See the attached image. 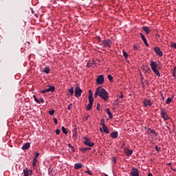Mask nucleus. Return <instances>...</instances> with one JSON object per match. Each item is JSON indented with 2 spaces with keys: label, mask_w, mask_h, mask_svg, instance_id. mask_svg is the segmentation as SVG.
<instances>
[{
  "label": "nucleus",
  "mask_w": 176,
  "mask_h": 176,
  "mask_svg": "<svg viewBox=\"0 0 176 176\" xmlns=\"http://www.w3.org/2000/svg\"><path fill=\"white\" fill-rule=\"evenodd\" d=\"M100 96L101 98L104 100V101H107L109 98V94L107 92L106 89H101L100 91L99 89H96L94 97H97V96Z\"/></svg>",
  "instance_id": "f257e3e1"
},
{
  "label": "nucleus",
  "mask_w": 176,
  "mask_h": 176,
  "mask_svg": "<svg viewBox=\"0 0 176 176\" xmlns=\"http://www.w3.org/2000/svg\"><path fill=\"white\" fill-rule=\"evenodd\" d=\"M150 66L151 67V69L153 71V72L157 75V76L160 77L161 76V74L160 72V71L157 69V63H156V61H153V60H151L150 61Z\"/></svg>",
  "instance_id": "f03ea898"
},
{
  "label": "nucleus",
  "mask_w": 176,
  "mask_h": 176,
  "mask_svg": "<svg viewBox=\"0 0 176 176\" xmlns=\"http://www.w3.org/2000/svg\"><path fill=\"white\" fill-rule=\"evenodd\" d=\"M89 111H90V109H91V108H92V107H93L94 99V97H93V94H92L91 89H89Z\"/></svg>",
  "instance_id": "7ed1b4c3"
},
{
  "label": "nucleus",
  "mask_w": 176,
  "mask_h": 176,
  "mask_svg": "<svg viewBox=\"0 0 176 176\" xmlns=\"http://www.w3.org/2000/svg\"><path fill=\"white\" fill-rule=\"evenodd\" d=\"M161 116L164 120H170L168 114H167L166 109H161Z\"/></svg>",
  "instance_id": "20e7f679"
},
{
  "label": "nucleus",
  "mask_w": 176,
  "mask_h": 176,
  "mask_svg": "<svg viewBox=\"0 0 176 176\" xmlns=\"http://www.w3.org/2000/svg\"><path fill=\"white\" fill-rule=\"evenodd\" d=\"M96 82L98 85H102L104 82V75H99L96 78Z\"/></svg>",
  "instance_id": "39448f33"
},
{
  "label": "nucleus",
  "mask_w": 176,
  "mask_h": 176,
  "mask_svg": "<svg viewBox=\"0 0 176 176\" xmlns=\"http://www.w3.org/2000/svg\"><path fill=\"white\" fill-rule=\"evenodd\" d=\"M75 96L77 98L82 96V89L79 87H76L75 89Z\"/></svg>",
  "instance_id": "423d86ee"
},
{
  "label": "nucleus",
  "mask_w": 176,
  "mask_h": 176,
  "mask_svg": "<svg viewBox=\"0 0 176 176\" xmlns=\"http://www.w3.org/2000/svg\"><path fill=\"white\" fill-rule=\"evenodd\" d=\"M131 176H140V171L137 168H132L131 171Z\"/></svg>",
  "instance_id": "0eeeda50"
},
{
  "label": "nucleus",
  "mask_w": 176,
  "mask_h": 176,
  "mask_svg": "<svg viewBox=\"0 0 176 176\" xmlns=\"http://www.w3.org/2000/svg\"><path fill=\"white\" fill-rule=\"evenodd\" d=\"M112 44V41L111 40H104L102 42V45L104 46L105 47H110Z\"/></svg>",
  "instance_id": "6e6552de"
},
{
  "label": "nucleus",
  "mask_w": 176,
  "mask_h": 176,
  "mask_svg": "<svg viewBox=\"0 0 176 176\" xmlns=\"http://www.w3.org/2000/svg\"><path fill=\"white\" fill-rule=\"evenodd\" d=\"M154 52H156L157 55H158V56H163V52L161 50V49H160V47L158 46H155L154 47Z\"/></svg>",
  "instance_id": "1a4fd4ad"
},
{
  "label": "nucleus",
  "mask_w": 176,
  "mask_h": 176,
  "mask_svg": "<svg viewBox=\"0 0 176 176\" xmlns=\"http://www.w3.org/2000/svg\"><path fill=\"white\" fill-rule=\"evenodd\" d=\"M78 129L76 127H74L73 131V140H78Z\"/></svg>",
  "instance_id": "9d476101"
},
{
  "label": "nucleus",
  "mask_w": 176,
  "mask_h": 176,
  "mask_svg": "<svg viewBox=\"0 0 176 176\" xmlns=\"http://www.w3.org/2000/svg\"><path fill=\"white\" fill-rule=\"evenodd\" d=\"M140 35L142 39L143 40L144 45L146 46H149L148 44L147 38H146L145 35H144V34H142V33H140Z\"/></svg>",
  "instance_id": "9b49d317"
},
{
  "label": "nucleus",
  "mask_w": 176,
  "mask_h": 176,
  "mask_svg": "<svg viewBox=\"0 0 176 176\" xmlns=\"http://www.w3.org/2000/svg\"><path fill=\"white\" fill-rule=\"evenodd\" d=\"M143 103L145 106V107H148V106H151L152 105V102L151 101V100H144Z\"/></svg>",
  "instance_id": "f8f14e48"
},
{
  "label": "nucleus",
  "mask_w": 176,
  "mask_h": 176,
  "mask_svg": "<svg viewBox=\"0 0 176 176\" xmlns=\"http://www.w3.org/2000/svg\"><path fill=\"white\" fill-rule=\"evenodd\" d=\"M105 112L107 113V115H109V118H113L112 112H111L109 108H106Z\"/></svg>",
  "instance_id": "ddd939ff"
},
{
  "label": "nucleus",
  "mask_w": 176,
  "mask_h": 176,
  "mask_svg": "<svg viewBox=\"0 0 176 176\" xmlns=\"http://www.w3.org/2000/svg\"><path fill=\"white\" fill-rule=\"evenodd\" d=\"M30 143L27 142L25 143L23 146H22V150L23 151H27V149H28V148H30Z\"/></svg>",
  "instance_id": "4468645a"
},
{
  "label": "nucleus",
  "mask_w": 176,
  "mask_h": 176,
  "mask_svg": "<svg viewBox=\"0 0 176 176\" xmlns=\"http://www.w3.org/2000/svg\"><path fill=\"white\" fill-rule=\"evenodd\" d=\"M173 98H174V96H172V97H168L167 100H166V104H169V103L173 102Z\"/></svg>",
  "instance_id": "2eb2a0df"
},
{
  "label": "nucleus",
  "mask_w": 176,
  "mask_h": 176,
  "mask_svg": "<svg viewBox=\"0 0 176 176\" xmlns=\"http://www.w3.org/2000/svg\"><path fill=\"white\" fill-rule=\"evenodd\" d=\"M75 170H79V168H82V163H76L74 164Z\"/></svg>",
  "instance_id": "dca6fc26"
},
{
  "label": "nucleus",
  "mask_w": 176,
  "mask_h": 176,
  "mask_svg": "<svg viewBox=\"0 0 176 176\" xmlns=\"http://www.w3.org/2000/svg\"><path fill=\"white\" fill-rule=\"evenodd\" d=\"M118 135H119L118 132H112V133H111V137L112 138H118Z\"/></svg>",
  "instance_id": "f3484780"
},
{
  "label": "nucleus",
  "mask_w": 176,
  "mask_h": 176,
  "mask_svg": "<svg viewBox=\"0 0 176 176\" xmlns=\"http://www.w3.org/2000/svg\"><path fill=\"white\" fill-rule=\"evenodd\" d=\"M142 29H143V30H144V32L146 34L151 33V29H149V28H148V26H143Z\"/></svg>",
  "instance_id": "a211bd4d"
},
{
  "label": "nucleus",
  "mask_w": 176,
  "mask_h": 176,
  "mask_svg": "<svg viewBox=\"0 0 176 176\" xmlns=\"http://www.w3.org/2000/svg\"><path fill=\"white\" fill-rule=\"evenodd\" d=\"M126 153V155L127 157H130V155H131V154H133V151H131L130 149H126V151H125Z\"/></svg>",
  "instance_id": "6ab92c4d"
},
{
  "label": "nucleus",
  "mask_w": 176,
  "mask_h": 176,
  "mask_svg": "<svg viewBox=\"0 0 176 176\" xmlns=\"http://www.w3.org/2000/svg\"><path fill=\"white\" fill-rule=\"evenodd\" d=\"M54 90H55L54 87L50 86L48 89H45V91H47V93L49 91H52V93H53L54 91Z\"/></svg>",
  "instance_id": "aec40b11"
},
{
  "label": "nucleus",
  "mask_w": 176,
  "mask_h": 176,
  "mask_svg": "<svg viewBox=\"0 0 176 176\" xmlns=\"http://www.w3.org/2000/svg\"><path fill=\"white\" fill-rule=\"evenodd\" d=\"M89 149V147H81V148H80V151H81V152H82L83 153H85L87 151V150Z\"/></svg>",
  "instance_id": "412c9836"
},
{
  "label": "nucleus",
  "mask_w": 176,
  "mask_h": 176,
  "mask_svg": "<svg viewBox=\"0 0 176 176\" xmlns=\"http://www.w3.org/2000/svg\"><path fill=\"white\" fill-rule=\"evenodd\" d=\"M103 131L104 133H109V129H108V126H106L105 123L103 127Z\"/></svg>",
  "instance_id": "4be33fe9"
},
{
  "label": "nucleus",
  "mask_w": 176,
  "mask_h": 176,
  "mask_svg": "<svg viewBox=\"0 0 176 176\" xmlns=\"http://www.w3.org/2000/svg\"><path fill=\"white\" fill-rule=\"evenodd\" d=\"M43 72L45 74H49L50 72V69L49 67H45L43 69Z\"/></svg>",
  "instance_id": "5701e85b"
},
{
  "label": "nucleus",
  "mask_w": 176,
  "mask_h": 176,
  "mask_svg": "<svg viewBox=\"0 0 176 176\" xmlns=\"http://www.w3.org/2000/svg\"><path fill=\"white\" fill-rule=\"evenodd\" d=\"M84 138L85 139V140L83 142L84 144L89 146V138H87V137H85Z\"/></svg>",
  "instance_id": "b1692460"
},
{
  "label": "nucleus",
  "mask_w": 176,
  "mask_h": 176,
  "mask_svg": "<svg viewBox=\"0 0 176 176\" xmlns=\"http://www.w3.org/2000/svg\"><path fill=\"white\" fill-rule=\"evenodd\" d=\"M67 146L68 148H69L72 152H75V148H74V146H72L71 144H68Z\"/></svg>",
  "instance_id": "393cba45"
},
{
  "label": "nucleus",
  "mask_w": 176,
  "mask_h": 176,
  "mask_svg": "<svg viewBox=\"0 0 176 176\" xmlns=\"http://www.w3.org/2000/svg\"><path fill=\"white\" fill-rule=\"evenodd\" d=\"M61 130H62V131L64 134H67L68 133V131H67V129H65V127L62 126Z\"/></svg>",
  "instance_id": "a878e982"
},
{
  "label": "nucleus",
  "mask_w": 176,
  "mask_h": 176,
  "mask_svg": "<svg viewBox=\"0 0 176 176\" xmlns=\"http://www.w3.org/2000/svg\"><path fill=\"white\" fill-rule=\"evenodd\" d=\"M23 174H24V176H28V175H29L28 169H27V168L23 169Z\"/></svg>",
  "instance_id": "bb28decb"
},
{
  "label": "nucleus",
  "mask_w": 176,
  "mask_h": 176,
  "mask_svg": "<svg viewBox=\"0 0 176 176\" xmlns=\"http://www.w3.org/2000/svg\"><path fill=\"white\" fill-rule=\"evenodd\" d=\"M104 124H105V120L104 119L100 120V125L102 126V129L104 130Z\"/></svg>",
  "instance_id": "cd10ccee"
},
{
  "label": "nucleus",
  "mask_w": 176,
  "mask_h": 176,
  "mask_svg": "<svg viewBox=\"0 0 176 176\" xmlns=\"http://www.w3.org/2000/svg\"><path fill=\"white\" fill-rule=\"evenodd\" d=\"M69 93L70 95L74 96V87H72L71 89H69Z\"/></svg>",
  "instance_id": "c85d7f7f"
},
{
  "label": "nucleus",
  "mask_w": 176,
  "mask_h": 176,
  "mask_svg": "<svg viewBox=\"0 0 176 176\" xmlns=\"http://www.w3.org/2000/svg\"><path fill=\"white\" fill-rule=\"evenodd\" d=\"M36 162H37L36 158H34L32 161L33 167H35L36 166Z\"/></svg>",
  "instance_id": "c756f323"
},
{
  "label": "nucleus",
  "mask_w": 176,
  "mask_h": 176,
  "mask_svg": "<svg viewBox=\"0 0 176 176\" xmlns=\"http://www.w3.org/2000/svg\"><path fill=\"white\" fill-rule=\"evenodd\" d=\"M108 79L109 80V81H110L111 82H113V77L112 75H108Z\"/></svg>",
  "instance_id": "7c9ffc66"
},
{
  "label": "nucleus",
  "mask_w": 176,
  "mask_h": 176,
  "mask_svg": "<svg viewBox=\"0 0 176 176\" xmlns=\"http://www.w3.org/2000/svg\"><path fill=\"white\" fill-rule=\"evenodd\" d=\"M33 98H34V101L37 102V104H41V101H39V100L36 98V96H35V95L33 96Z\"/></svg>",
  "instance_id": "2f4dec72"
},
{
  "label": "nucleus",
  "mask_w": 176,
  "mask_h": 176,
  "mask_svg": "<svg viewBox=\"0 0 176 176\" xmlns=\"http://www.w3.org/2000/svg\"><path fill=\"white\" fill-rule=\"evenodd\" d=\"M123 55L125 58H127L129 56V54H127V52L126 51H123Z\"/></svg>",
  "instance_id": "473e14b6"
},
{
  "label": "nucleus",
  "mask_w": 176,
  "mask_h": 176,
  "mask_svg": "<svg viewBox=\"0 0 176 176\" xmlns=\"http://www.w3.org/2000/svg\"><path fill=\"white\" fill-rule=\"evenodd\" d=\"M151 133L154 134L155 137H157V133L156 132V131H155V129H151Z\"/></svg>",
  "instance_id": "72a5a7b5"
},
{
  "label": "nucleus",
  "mask_w": 176,
  "mask_h": 176,
  "mask_svg": "<svg viewBox=\"0 0 176 176\" xmlns=\"http://www.w3.org/2000/svg\"><path fill=\"white\" fill-rule=\"evenodd\" d=\"M155 148L157 152H160V151H161V148L160 146H157V145H155Z\"/></svg>",
  "instance_id": "f704fd0d"
},
{
  "label": "nucleus",
  "mask_w": 176,
  "mask_h": 176,
  "mask_svg": "<svg viewBox=\"0 0 176 176\" xmlns=\"http://www.w3.org/2000/svg\"><path fill=\"white\" fill-rule=\"evenodd\" d=\"M48 113H49V114L51 115V116H52V115H54V109H53V110H50V111H48Z\"/></svg>",
  "instance_id": "c9c22d12"
},
{
  "label": "nucleus",
  "mask_w": 176,
  "mask_h": 176,
  "mask_svg": "<svg viewBox=\"0 0 176 176\" xmlns=\"http://www.w3.org/2000/svg\"><path fill=\"white\" fill-rule=\"evenodd\" d=\"M96 109H97V111H100V103H98Z\"/></svg>",
  "instance_id": "e433bc0d"
},
{
  "label": "nucleus",
  "mask_w": 176,
  "mask_h": 176,
  "mask_svg": "<svg viewBox=\"0 0 176 176\" xmlns=\"http://www.w3.org/2000/svg\"><path fill=\"white\" fill-rule=\"evenodd\" d=\"M38 157H39V153H36L35 156H34V159H38Z\"/></svg>",
  "instance_id": "4c0bfd02"
},
{
  "label": "nucleus",
  "mask_w": 176,
  "mask_h": 176,
  "mask_svg": "<svg viewBox=\"0 0 176 176\" xmlns=\"http://www.w3.org/2000/svg\"><path fill=\"white\" fill-rule=\"evenodd\" d=\"M133 50H138V46L136 45L135 44L133 46Z\"/></svg>",
  "instance_id": "58836bf2"
},
{
  "label": "nucleus",
  "mask_w": 176,
  "mask_h": 176,
  "mask_svg": "<svg viewBox=\"0 0 176 176\" xmlns=\"http://www.w3.org/2000/svg\"><path fill=\"white\" fill-rule=\"evenodd\" d=\"M68 109H69V111H71V109H72V103H70V104H69V106H68Z\"/></svg>",
  "instance_id": "ea45409f"
},
{
  "label": "nucleus",
  "mask_w": 176,
  "mask_h": 176,
  "mask_svg": "<svg viewBox=\"0 0 176 176\" xmlns=\"http://www.w3.org/2000/svg\"><path fill=\"white\" fill-rule=\"evenodd\" d=\"M112 160H113V163H114L115 164H116L117 160H116V157H112Z\"/></svg>",
  "instance_id": "a19ab883"
},
{
  "label": "nucleus",
  "mask_w": 176,
  "mask_h": 176,
  "mask_svg": "<svg viewBox=\"0 0 176 176\" xmlns=\"http://www.w3.org/2000/svg\"><path fill=\"white\" fill-rule=\"evenodd\" d=\"M171 46L172 47H174L175 49H176V43H173Z\"/></svg>",
  "instance_id": "79ce46f5"
},
{
  "label": "nucleus",
  "mask_w": 176,
  "mask_h": 176,
  "mask_svg": "<svg viewBox=\"0 0 176 176\" xmlns=\"http://www.w3.org/2000/svg\"><path fill=\"white\" fill-rule=\"evenodd\" d=\"M56 134L57 135H58L60 134V129H56Z\"/></svg>",
  "instance_id": "37998d69"
},
{
  "label": "nucleus",
  "mask_w": 176,
  "mask_h": 176,
  "mask_svg": "<svg viewBox=\"0 0 176 176\" xmlns=\"http://www.w3.org/2000/svg\"><path fill=\"white\" fill-rule=\"evenodd\" d=\"M89 146H94V143H93L92 142H89Z\"/></svg>",
  "instance_id": "c03bdc74"
},
{
  "label": "nucleus",
  "mask_w": 176,
  "mask_h": 176,
  "mask_svg": "<svg viewBox=\"0 0 176 176\" xmlns=\"http://www.w3.org/2000/svg\"><path fill=\"white\" fill-rule=\"evenodd\" d=\"M38 101H40V102H45V100H43V98H40Z\"/></svg>",
  "instance_id": "a18cd8bd"
},
{
  "label": "nucleus",
  "mask_w": 176,
  "mask_h": 176,
  "mask_svg": "<svg viewBox=\"0 0 176 176\" xmlns=\"http://www.w3.org/2000/svg\"><path fill=\"white\" fill-rule=\"evenodd\" d=\"M54 122L57 124V118H54Z\"/></svg>",
  "instance_id": "49530a36"
},
{
  "label": "nucleus",
  "mask_w": 176,
  "mask_h": 176,
  "mask_svg": "<svg viewBox=\"0 0 176 176\" xmlns=\"http://www.w3.org/2000/svg\"><path fill=\"white\" fill-rule=\"evenodd\" d=\"M42 94H45V93H47L46 89L41 91Z\"/></svg>",
  "instance_id": "de8ad7c7"
},
{
  "label": "nucleus",
  "mask_w": 176,
  "mask_h": 176,
  "mask_svg": "<svg viewBox=\"0 0 176 176\" xmlns=\"http://www.w3.org/2000/svg\"><path fill=\"white\" fill-rule=\"evenodd\" d=\"M124 95L123 94H121V95H119V98H123Z\"/></svg>",
  "instance_id": "09e8293b"
},
{
  "label": "nucleus",
  "mask_w": 176,
  "mask_h": 176,
  "mask_svg": "<svg viewBox=\"0 0 176 176\" xmlns=\"http://www.w3.org/2000/svg\"><path fill=\"white\" fill-rule=\"evenodd\" d=\"M173 76L175 77L176 76V74L175 72H173Z\"/></svg>",
  "instance_id": "8fccbe9b"
},
{
  "label": "nucleus",
  "mask_w": 176,
  "mask_h": 176,
  "mask_svg": "<svg viewBox=\"0 0 176 176\" xmlns=\"http://www.w3.org/2000/svg\"><path fill=\"white\" fill-rule=\"evenodd\" d=\"M148 176H153L152 173H148Z\"/></svg>",
  "instance_id": "3c124183"
},
{
  "label": "nucleus",
  "mask_w": 176,
  "mask_h": 176,
  "mask_svg": "<svg viewBox=\"0 0 176 176\" xmlns=\"http://www.w3.org/2000/svg\"><path fill=\"white\" fill-rule=\"evenodd\" d=\"M147 131H150V132L151 133L152 129H151V128H148Z\"/></svg>",
  "instance_id": "603ef678"
},
{
  "label": "nucleus",
  "mask_w": 176,
  "mask_h": 176,
  "mask_svg": "<svg viewBox=\"0 0 176 176\" xmlns=\"http://www.w3.org/2000/svg\"><path fill=\"white\" fill-rule=\"evenodd\" d=\"M86 108H87V111H89V104H87V105L86 106Z\"/></svg>",
  "instance_id": "864d4df0"
},
{
  "label": "nucleus",
  "mask_w": 176,
  "mask_h": 176,
  "mask_svg": "<svg viewBox=\"0 0 176 176\" xmlns=\"http://www.w3.org/2000/svg\"><path fill=\"white\" fill-rule=\"evenodd\" d=\"M29 172L30 173V175H31V174H32V170H30Z\"/></svg>",
  "instance_id": "5fc2aeb1"
},
{
  "label": "nucleus",
  "mask_w": 176,
  "mask_h": 176,
  "mask_svg": "<svg viewBox=\"0 0 176 176\" xmlns=\"http://www.w3.org/2000/svg\"><path fill=\"white\" fill-rule=\"evenodd\" d=\"M100 132H102V128H100Z\"/></svg>",
  "instance_id": "6e6d98bb"
},
{
  "label": "nucleus",
  "mask_w": 176,
  "mask_h": 176,
  "mask_svg": "<svg viewBox=\"0 0 176 176\" xmlns=\"http://www.w3.org/2000/svg\"><path fill=\"white\" fill-rule=\"evenodd\" d=\"M171 169H172L173 171H176V169H173V168H171Z\"/></svg>",
  "instance_id": "4d7b16f0"
},
{
  "label": "nucleus",
  "mask_w": 176,
  "mask_h": 176,
  "mask_svg": "<svg viewBox=\"0 0 176 176\" xmlns=\"http://www.w3.org/2000/svg\"><path fill=\"white\" fill-rule=\"evenodd\" d=\"M85 173H87V174H89V170H86Z\"/></svg>",
  "instance_id": "13d9d810"
},
{
  "label": "nucleus",
  "mask_w": 176,
  "mask_h": 176,
  "mask_svg": "<svg viewBox=\"0 0 176 176\" xmlns=\"http://www.w3.org/2000/svg\"><path fill=\"white\" fill-rule=\"evenodd\" d=\"M87 67H89V63H87Z\"/></svg>",
  "instance_id": "bf43d9fd"
},
{
  "label": "nucleus",
  "mask_w": 176,
  "mask_h": 176,
  "mask_svg": "<svg viewBox=\"0 0 176 176\" xmlns=\"http://www.w3.org/2000/svg\"><path fill=\"white\" fill-rule=\"evenodd\" d=\"M32 13H34V10L32 9Z\"/></svg>",
  "instance_id": "052dcab7"
},
{
  "label": "nucleus",
  "mask_w": 176,
  "mask_h": 176,
  "mask_svg": "<svg viewBox=\"0 0 176 176\" xmlns=\"http://www.w3.org/2000/svg\"><path fill=\"white\" fill-rule=\"evenodd\" d=\"M27 43H28V45H30V42H29V41H27Z\"/></svg>",
  "instance_id": "680f3d73"
},
{
  "label": "nucleus",
  "mask_w": 176,
  "mask_h": 176,
  "mask_svg": "<svg viewBox=\"0 0 176 176\" xmlns=\"http://www.w3.org/2000/svg\"><path fill=\"white\" fill-rule=\"evenodd\" d=\"M89 175H91V173H90V171H89Z\"/></svg>",
  "instance_id": "e2e57ef3"
},
{
  "label": "nucleus",
  "mask_w": 176,
  "mask_h": 176,
  "mask_svg": "<svg viewBox=\"0 0 176 176\" xmlns=\"http://www.w3.org/2000/svg\"><path fill=\"white\" fill-rule=\"evenodd\" d=\"M105 176H109V175H107V174H105Z\"/></svg>",
  "instance_id": "0e129e2a"
}]
</instances>
